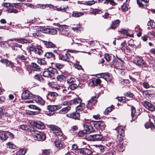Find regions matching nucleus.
Returning <instances> with one entry per match:
<instances>
[{"mask_svg": "<svg viewBox=\"0 0 155 155\" xmlns=\"http://www.w3.org/2000/svg\"><path fill=\"white\" fill-rule=\"evenodd\" d=\"M43 28H42V31H41V32L45 33H49L50 34V28H44L43 30Z\"/></svg>", "mask_w": 155, "mask_h": 155, "instance_id": "57", "label": "nucleus"}, {"mask_svg": "<svg viewBox=\"0 0 155 155\" xmlns=\"http://www.w3.org/2000/svg\"><path fill=\"white\" fill-rule=\"evenodd\" d=\"M54 144L55 146L58 148H62L64 146L63 142L59 140H56L54 142Z\"/></svg>", "mask_w": 155, "mask_h": 155, "instance_id": "24", "label": "nucleus"}, {"mask_svg": "<svg viewBox=\"0 0 155 155\" xmlns=\"http://www.w3.org/2000/svg\"><path fill=\"white\" fill-rule=\"evenodd\" d=\"M64 66V64L60 63H57L55 64V67L58 69L62 68Z\"/></svg>", "mask_w": 155, "mask_h": 155, "instance_id": "47", "label": "nucleus"}, {"mask_svg": "<svg viewBox=\"0 0 155 155\" xmlns=\"http://www.w3.org/2000/svg\"><path fill=\"white\" fill-rule=\"evenodd\" d=\"M93 124L96 128L100 129L101 130H104L105 127L104 122L102 121H94L93 122Z\"/></svg>", "mask_w": 155, "mask_h": 155, "instance_id": "10", "label": "nucleus"}, {"mask_svg": "<svg viewBox=\"0 0 155 155\" xmlns=\"http://www.w3.org/2000/svg\"><path fill=\"white\" fill-rule=\"evenodd\" d=\"M104 58L106 61L109 62L111 60L112 57L109 54H105Z\"/></svg>", "mask_w": 155, "mask_h": 155, "instance_id": "54", "label": "nucleus"}, {"mask_svg": "<svg viewBox=\"0 0 155 155\" xmlns=\"http://www.w3.org/2000/svg\"><path fill=\"white\" fill-rule=\"evenodd\" d=\"M30 68L32 70L39 71H40V68L36 64L34 63H32L30 66Z\"/></svg>", "mask_w": 155, "mask_h": 155, "instance_id": "23", "label": "nucleus"}, {"mask_svg": "<svg viewBox=\"0 0 155 155\" xmlns=\"http://www.w3.org/2000/svg\"><path fill=\"white\" fill-rule=\"evenodd\" d=\"M34 78L35 79H36L40 82H44L45 81V80L43 79L41 76L39 74H36L34 77Z\"/></svg>", "mask_w": 155, "mask_h": 155, "instance_id": "35", "label": "nucleus"}, {"mask_svg": "<svg viewBox=\"0 0 155 155\" xmlns=\"http://www.w3.org/2000/svg\"><path fill=\"white\" fill-rule=\"evenodd\" d=\"M0 61L3 63L5 64L7 67L13 68L15 67V65L12 62L9 61L7 59H2Z\"/></svg>", "mask_w": 155, "mask_h": 155, "instance_id": "20", "label": "nucleus"}, {"mask_svg": "<svg viewBox=\"0 0 155 155\" xmlns=\"http://www.w3.org/2000/svg\"><path fill=\"white\" fill-rule=\"evenodd\" d=\"M86 133H85V131L84 130H81L80 131L78 134V136L79 137H83L85 136L86 134Z\"/></svg>", "mask_w": 155, "mask_h": 155, "instance_id": "53", "label": "nucleus"}, {"mask_svg": "<svg viewBox=\"0 0 155 155\" xmlns=\"http://www.w3.org/2000/svg\"><path fill=\"white\" fill-rule=\"evenodd\" d=\"M60 109V107H47V114L50 116L52 115L54 113H52L54 111Z\"/></svg>", "mask_w": 155, "mask_h": 155, "instance_id": "17", "label": "nucleus"}, {"mask_svg": "<svg viewBox=\"0 0 155 155\" xmlns=\"http://www.w3.org/2000/svg\"><path fill=\"white\" fill-rule=\"evenodd\" d=\"M68 26L65 25H60L59 27L57 28V29L60 31L61 33L64 35L68 36L70 34V31L64 29L68 27Z\"/></svg>", "mask_w": 155, "mask_h": 155, "instance_id": "9", "label": "nucleus"}, {"mask_svg": "<svg viewBox=\"0 0 155 155\" xmlns=\"http://www.w3.org/2000/svg\"><path fill=\"white\" fill-rule=\"evenodd\" d=\"M84 131L87 134L94 132L95 131L94 129L91 126V124L89 123L85 122L83 125Z\"/></svg>", "mask_w": 155, "mask_h": 155, "instance_id": "8", "label": "nucleus"}, {"mask_svg": "<svg viewBox=\"0 0 155 155\" xmlns=\"http://www.w3.org/2000/svg\"><path fill=\"white\" fill-rule=\"evenodd\" d=\"M98 97L95 96L92 97L90 100L88 101V103L87 104L86 107H89L91 106H95V104L96 103V100L98 98Z\"/></svg>", "mask_w": 155, "mask_h": 155, "instance_id": "15", "label": "nucleus"}, {"mask_svg": "<svg viewBox=\"0 0 155 155\" xmlns=\"http://www.w3.org/2000/svg\"><path fill=\"white\" fill-rule=\"evenodd\" d=\"M21 43H30L31 42V40H27L25 39L20 38L19 39H17V41Z\"/></svg>", "mask_w": 155, "mask_h": 155, "instance_id": "39", "label": "nucleus"}, {"mask_svg": "<svg viewBox=\"0 0 155 155\" xmlns=\"http://www.w3.org/2000/svg\"><path fill=\"white\" fill-rule=\"evenodd\" d=\"M111 65L112 67H114L117 69H122L123 68L122 65L121 63L118 61H113L111 63Z\"/></svg>", "mask_w": 155, "mask_h": 155, "instance_id": "14", "label": "nucleus"}, {"mask_svg": "<svg viewBox=\"0 0 155 155\" xmlns=\"http://www.w3.org/2000/svg\"><path fill=\"white\" fill-rule=\"evenodd\" d=\"M71 118L75 120L79 119L80 118V114L79 113H73L70 115Z\"/></svg>", "mask_w": 155, "mask_h": 155, "instance_id": "31", "label": "nucleus"}, {"mask_svg": "<svg viewBox=\"0 0 155 155\" xmlns=\"http://www.w3.org/2000/svg\"><path fill=\"white\" fill-rule=\"evenodd\" d=\"M71 109V107H64L61 109L59 112L60 114H64L66 113Z\"/></svg>", "mask_w": 155, "mask_h": 155, "instance_id": "34", "label": "nucleus"}, {"mask_svg": "<svg viewBox=\"0 0 155 155\" xmlns=\"http://www.w3.org/2000/svg\"><path fill=\"white\" fill-rule=\"evenodd\" d=\"M131 116L132 118V120H134L140 114L138 112L136 111L135 107H132L131 109Z\"/></svg>", "mask_w": 155, "mask_h": 155, "instance_id": "21", "label": "nucleus"}, {"mask_svg": "<svg viewBox=\"0 0 155 155\" xmlns=\"http://www.w3.org/2000/svg\"><path fill=\"white\" fill-rule=\"evenodd\" d=\"M30 121L27 124H24L20 125V128L23 130H28L30 131V130L33 127H31L30 126Z\"/></svg>", "mask_w": 155, "mask_h": 155, "instance_id": "27", "label": "nucleus"}, {"mask_svg": "<svg viewBox=\"0 0 155 155\" xmlns=\"http://www.w3.org/2000/svg\"><path fill=\"white\" fill-rule=\"evenodd\" d=\"M78 150L80 153L85 155H89L92 153L91 150L87 148L79 149Z\"/></svg>", "mask_w": 155, "mask_h": 155, "instance_id": "18", "label": "nucleus"}, {"mask_svg": "<svg viewBox=\"0 0 155 155\" xmlns=\"http://www.w3.org/2000/svg\"><path fill=\"white\" fill-rule=\"evenodd\" d=\"M37 62L38 64L44 65H46L47 64L46 61L44 59H38Z\"/></svg>", "mask_w": 155, "mask_h": 155, "instance_id": "42", "label": "nucleus"}, {"mask_svg": "<svg viewBox=\"0 0 155 155\" xmlns=\"http://www.w3.org/2000/svg\"><path fill=\"white\" fill-rule=\"evenodd\" d=\"M116 142L118 143V146L120 147V145L123 144V140L121 138L119 139L118 138L116 140Z\"/></svg>", "mask_w": 155, "mask_h": 155, "instance_id": "55", "label": "nucleus"}, {"mask_svg": "<svg viewBox=\"0 0 155 155\" xmlns=\"http://www.w3.org/2000/svg\"><path fill=\"white\" fill-rule=\"evenodd\" d=\"M120 21L118 19L114 20L112 22V23L109 29H114L117 27L119 25Z\"/></svg>", "mask_w": 155, "mask_h": 155, "instance_id": "22", "label": "nucleus"}, {"mask_svg": "<svg viewBox=\"0 0 155 155\" xmlns=\"http://www.w3.org/2000/svg\"><path fill=\"white\" fill-rule=\"evenodd\" d=\"M17 58L18 59L21 60H25L26 59L27 57L23 55H19L17 56Z\"/></svg>", "mask_w": 155, "mask_h": 155, "instance_id": "60", "label": "nucleus"}, {"mask_svg": "<svg viewBox=\"0 0 155 155\" xmlns=\"http://www.w3.org/2000/svg\"><path fill=\"white\" fill-rule=\"evenodd\" d=\"M78 86L77 84H73L69 86L70 88L72 90L75 89Z\"/></svg>", "mask_w": 155, "mask_h": 155, "instance_id": "61", "label": "nucleus"}, {"mask_svg": "<svg viewBox=\"0 0 155 155\" xmlns=\"http://www.w3.org/2000/svg\"><path fill=\"white\" fill-rule=\"evenodd\" d=\"M147 25L150 26L152 28H155V22L153 20H150L147 23Z\"/></svg>", "mask_w": 155, "mask_h": 155, "instance_id": "46", "label": "nucleus"}, {"mask_svg": "<svg viewBox=\"0 0 155 155\" xmlns=\"http://www.w3.org/2000/svg\"><path fill=\"white\" fill-rule=\"evenodd\" d=\"M148 34L149 37L151 38H153L155 37V31H149L148 32Z\"/></svg>", "mask_w": 155, "mask_h": 155, "instance_id": "51", "label": "nucleus"}, {"mask_svg": "<svg viewBox=\"0 0 155 155\" xmlns=\"http://www.w3.org/2000/svg\"><path fill=\"white\" fill-rule=\"evenodd\" d=\"M114 109V107H107L104 112V113L105 115H107Z\"/></svg>", "mask_w": 155, "mask_h": 155, "instance_id": "44", "label": "nucleus"}, {"mask_svg": "<svg viewBox=\"0 0 155 155\" xmlns=\"http://www.w3.org/2000/svg\"><path fill=\"white\" fill-rule=\"evenodd\" d=\"M0 138L2 140H6L8 138L7 132L2 131L0 133Z\"/></svg>", "mask_w": 155, "mask_h": 155, "instance_id": "30", "label": "nucleus"}, {"mask_svg": "<svg viewBox=\"0 0 155 155\" xmlns=\"http://www.w3.org/2000/svg\"><path fill=\"white\" fill-rule=\"evenodd\" d=\"M142 104L144 107H152V104L146 101H143Z\"/></svg>", "mask_w": 155, "mask_h": 155, "instance_id": "48", "label": "nucleus"}, {"mask_svg": "<svg viewBox=\"0 0 155 155\" xmlns=\"http://www.w3.org/2000/svg\"><path fill=\"white\" fill-rule=\"evenodd\" d=\"M21 97L23 99H27L34 98V101L41 105H44L45 102L42 98L38 96H35L29 91L25 90L23 92Z\"/></svg>", "mask_w": 155, "mask_h": 155, "instance_id": "1", "label": "nucleus"}, {"mask_svg": "<svg viewBox=\"0 0 155 155\" xmlns=\"http://www.w3.org/2000/svg\"><path fill=\"white\" fill-rule=\"evenodd\" d=\"M101 82V80L99 79L94 78L89 81V85L90 87L96 86L97 85L100 84Z\"/></svg>", "mask_w": 155, "mask_h": 155, "instance_id": "12", "label": "nucleus"}, {"mask_svg": "<svg viewBox=\"0 0 155 155\" xmlns=\"http://www.w3.org/2000/svg\"><path fill=\"white\" fill-rule=\"evenodd\" d=\"M118 101L122 103H125L126 101V98L125 97H119L117 98Z\"/></svg>", "mask_w": 155, "mask_h": 155, "instance_id": "50", "label": "nucleus"}, {"mask_svg": "<svg viewBox=\"0 0 155 155\" xmlns=\"http://www.w3.org/2000/svg\"><path fill=\"white\" fill-rule=\"evenodd\" d=\"M26 152V150H25L21 149L17 152L16 155H24Z\"/></svg>", "mask_w": 155, "mask_h": 155, "instance_id": "40", "label": "nucleus"}, {"mask_svg": "<svg viewBox=\"0 0 155 155\" xmlns=\"http://www.w3.org/2000/svg\"><path fill=\"white\" fill-rule=\"evenodd\" d=\"M57 96V94L55 92H51L49 93L47 97L52 101H54L56 99V97Z\"/></svg>", "mask_w": 155, "mask_h": 155, "instance_id": "28", "label": "nucleus"}, {"mask_svg": "<svg viewBox=\"0 0 155 155\" xmlns=\"http://www.w3.org/2000/svg\"><path fill=\"white\" fill-rule=\"evenodd\" d=\"M145 128L147 129L149 127H151V129L155 127L154 125L150 121V119L149 122L147 123L145 125Z\"/></svg>", "mask_w": 155, "mask_h": 155, "instance_id": "37", "label": "nucleus"}, {"mask_svg": "<svg viewBox=\"0 0 155 155\" xmlns=\"http://www.w3.org/2000/svg\"><path fill=\"white\" fill-rule=\"evenodd\" d=\"M82 101L79 98L74 99L73 100H71L69 101H65L63 102L61 104V105L65 106L68 105L69 107L70 105L76 106L79 105L80 103Z\"/></svg>", "mask_w": 155, "mask_h": 155, "instance_id": "4", "label": "nucleus"}, {"mask_svg": "<svg viewBox=\"0 0 155 155\" xmlns=\"http://www.w3.org/2000/svg\"><path fill=\"white\" fill-rule=\"evenodd\" d=\"M25 5L31 8L36 9V5H33L31 3H26Z\"/></svg>", "mask_w": 155, "mask_h": 155, "instance_id": "62", "label": "nucleus"}, {"mask_svg": "<svg viewBox=\"0 0 155 155\" xmlns=\"http://www.w3.org/2000/svg\"><path fill=\"white\" fill-rule=\"evenodd\" d=\"M116 130L118 131V136H123L124 134V130L123 127L120 126L116 128Z\"/></svg>", "mask_w": 155, "mask_h": 155, "instance_id": "29", "label": "nucleus"}, {"mask_svg": "<svg viewBox=\"0 0 155 155\" xmlns=\"http://www.w3.org/2000/svg\"><path fill=\"white\" fill-rule=\"evenodd\" d=\"M115 152L114 150H110L107 152L104 155H114Z\"/></svg>", "mask_w": 155, "mask_h": 155, "instance_id": "58", "label": "nucleus"}, {"mask_svg": "<svg viewBox=\"0 0 155 155\" xmlns=\"http://www.w3.org/2000/svg\"><path fill=\"white\" fill-rule=\"evenodd\" d=\"M51 151L50 150H45L43 153L44 155H49L51 153Z\"/></svg>", "mask_w": 155, "mask_h": 155, "instance_id": "64", "label": "nucleus"}, {"mask_svg": "<svg viewBox=\"0 0 155 155\" xmlns=\"http://www.w3.org/2000/svg\"><path fill=\"white\" fill-rule=\"evenodd\" d=\"M75 80V79L74 78L71 77L67 79V82L68 83L71 84L74 82Z\"/></svg>", "mask_w": 155, "mask_h": 155, "instance_id": "52", "label": "nucleus"}, {"mask_svg": "<svg viewBox=\"0 0 155 155\" xmlns=\"http://www.w3.org/2000/svg\"><path fill=\"white\" fill-rule=\"evenodd\" d=\"M43 43L47 48H54L56 45L52 42L47 41H42Z\"/></svg>", "mask_w": 155, "mask_h": 155, "instance_id": "25", "label": "nucleus"}, {"mask_svg": "<svg viewBox=\"0 0 155 155\" xmlns=\"http://www.w3.org/2000/svg\"><path fill=\"white\" fill-rule=\"evenodd\" d=\"M7 147L9 148L15 149L16 146L11 142H8L7 143Z\"/></svg>", "mask_w": 155, "mask_h": 155, "instance_id": "45", "label": "nucleus"}, {"mask_svg": "<svg viewBox=\"0 0 155 155\" xmlns=\"http://www.w3.org/2000/svg\"><path fill=\"white\" fill-rule=\"evenodd\" d=\"M30 124L31 125L39 129H42L44 127L43 124L41 122H35L33 120H30Z\"/></svg>", "mask_w": 155, "mask_h": 155, "instance_id": "11", "label": "nucleus"}, {"mask_svg": "<svg viewBox=\"0 0 155 155\" xmlns=\"http://www.w3.org/2000/svg\"><path fill=\"white\" fill-rule=\"evenodd\" d=\"M36 9H37V8H40L41 9H44L45 8H46V5H43V4H37L36 5Z\"/></svg>", "mask_w": 155, "mask_h": 155, "instance_id": "49", "label": "nucleus"}, {"mask_svg": "<svg viewBox=\"0 0 155 155\" xmlns=\"http://www.w3.org/2000/svg\"><path fill=\"white\" fill-rule=\"evenodd\" d=\"M56 78L57 81L62 85L64 83L66 80V77L63 75H58Z\"/></svg>", "mask_w": 155, "mask_h": 155, "instance_id": "19", "label": "nucleus"}, {"mask_svg": "<svg viewBox=\"0 0 155 155\" xmlns=\"http://www.w3.org/2000/svg\"><path fill=\"white\" fill-rule=\"evenodd\" d=\"M84 15L83 12H73L72 16L74 17H79Z\"/></svg>", "mask_w": 155, "mask_h": 155, "instance_id": "41", "label": "nucleus"}, {"mask_svg": "<svg viewBox=\"0 0 155 155\" xmlns=\"http://www.w3.org/2000/svg\"><path fill=\"white\" fill-rule=\"evenodd\" d=\"M134 63L140 67L145 68L147 66L144 60L141 57L138 56L134 58Z\"/></svg>", "mask_w": 155, "mask_h": 155, "instance_id": "6", "label": "nucleus"}, {"mask_svg": "<svg viewBox=\"0 0 155 155\" xmlns=\"http://www.w3.org/2000/svg\"><path fill=\"white\" fill-rule=\"evenodd\" d=\"M119 31L121 32V33L123 34H126L127 36L132 37V35L129 34L126 30L122 29L121 31Z\"/></svg>", "mask_w": 155, "mask_h": 155, "instance_id": "59", "label": "nucleus"}, {"mask_svg": "<svg viewBox=\"0 0 155 155\" xmlns=\"http://www.w3.org/2000/svg\"><path fill=\"white\" fill-rule=\"evenodd\" d=\"M124 95L130 97H133L134 95L132 93L128 91Z\"/></svg>", "mask_w": 155, "mask_h": 155, "instance_id": "63", "label": "nucleus"}, {"mask_svg": "<svg viewBox=\"0 0 155 155\" xmlns=\"http://www.w3.org/2000/svg\"><path fill=\"white\" fill-rule=\"evenodd\" d=\"M101 82V80L99 79L94 78L89 81V85L90 87L96 86L97 85L100 84Z\"/></svg>", "mask_w": 155, "mask_h": 155, "instance_id": "13", "label": "nucleus"}, {"mask_svg": "<svg viewBox=\"0 0 155 155\" xmlns=\"http://www.w3.org/2000/svg\"><path fill=\"white\" fill-rule=\"evenodd\" d=\"M130 2V0H126V4H124L121 6V9L123 11H126L127 10L128 8L127 6Z\"/></svg>", "mask_w": 155, "mask_h": 155, "instance_id": "36", "label": "nucleus"}, {"mask_svg": "<svg viewBox=\"0 0 155 155\" xmlns=\"http://www.w3.org/2000/svg\"><path fill=\"white\" fill-rule=\"evenodd\" d=\"M50 34L51 35H54L57 33V30L56 28L55 29L54 28H50Z\"/></svg>", "mask_w": 155, "mask_h": 155, "instance_id": "56", "label": "nucleus"}, {"mask_svg": "<svg viewBox=\"0 0 155 155\" xmlns=\"http://www.w3.org/2000/svg\"><path fill=\"white\" fill-rule=\"evenodd\" d=\"M59 57L60 59L68 62H71L74 59L73 56L68 53H63L61 54H60Z\"/></svg>", "mask_w": 155, "mask_h": 155, "instance_id": "3", "label": "nucleus"}, {"mask_svg": "<svg viewBox=\"0 0 155 155\" xmlns=\"http://www.w3.org/2000/svg\"><path fill=\"white\" fill-rule=\"evenodd\" d=\"M94 141H101L103 139V136L101 135L96 134L94 135Z\"/></svg>", "mask_w": 155, "mask_h": 155, "instance_id": "33", "label": "nucleus"}, {"mask_svg": "<svg viewBox=\"0 0 155 155\" xmlns=\"http://www.w3.org/2000/svg\"><path fill=\"white\" fill-rule=\"evenodd\" d=\"M33 110H26V113L29 114H37L39 113V111L40 110V109L39 107H33Z\"/></svg>", "mask_w": 155, "mask_h": 155, "instance_id": "16", "label": "nucleus"}, {"mask_svg": "<svg viewBox=\"0 0 155 155\" xmlns=\"http://www.w3.org/2000/svg\"><path fill=\"white\" fill-rule=\"evenodd\" d=\"M43 51L42 50L41 47L40 46H38L35 49V52L36 54H38L41 55L43 52Z\"/></svg>", "mask_w": 155, "mask_h": 155, "instance_id": "38", "label": "nucleus"}, {"mask_svg": "<svg viewBox=\"0 0 155 155\" xmlns=\"http://www.w3.org/2000/svg\"><path fill=\"white\" fill-rule=\"evenodd\" d=\"M85 139L86 140L88 141H94V135H87L85 136Z\"/></svg>", "mask_w": 155, "mask_h": 155, "instance_id": "43", "label": "nucleus"}, {"mask_svg": "<svg viewBox=\"0 0 155 155\" xmlns=\"http://www.w3.org/2000/svg\"><path fill=\"white\" fill-rule=\"evenodd\" d=\"M30 132L31 133V137L34 140L42 141L44 140L46 138L44 134L36 130L34 128L30 129Z\"/></svg>", "mask_w": 155, "mask_h": 155, "instance_id": "2", "label": "nucleus"}, {"mask_svg": "<svg viewBox=\"0 0 155 155\" xmlns=\"http://www.w3.org/2000/svg\"><path fill=\"white\" fill-rule=\"evenodd\" d=\"M42 28H36V29L38 32L34 33L33 34V36L35 38H38L41 37L42 36V35L39 32V31L41 32V31H42Z\"/></svg>", "mask_w": 155, "mask_h": 155, "instance_id": "26", "label": "nucleus"}, {"mask_svg": "<svg viewBox=\"0 0 155 155\" xmlns=\"http://www.w3.org/2000/svg\"><path fill=\"white\" fill-rule=\"evenodd\" d=\"M50 128L57 136L61 137L63 135L62 131L58 127L54 125H51L50 126Z\"/></svg>", "mask_w": 155, "mask_h": 155, "instance_id": "7", "label": "nucleus"}, {"mask_svg": "<svg viewBox=\"0 0 155 155\" xmlns=\"http://www.w3.org/2000/svg\"><path fill=\"white\" fill-rule=\"evenodd\" d=\"M45 56L48 58H53V59H55V56L52 53L50 52H48L46 53L45 54Z\"/></svg>", "mask_w": 155, "mask_h": 155, "instance_id": "32", "label": "nucleus"}, {"mask_svg": "<svg viewBox=\"0 0 155 155\" xmlns=\"http://www.w3.org/2000/svg\"><path fill=\"white\" fill-rule=\"evenodd\" d=\"M56 72H57V70L56 69L52 67H49L43 72V75L44 77L51 78Z\"/></svg>", "mask_w": 155, "mask_h": 155, "instance_id": "5", "label": "nucleus"}]
</instances>
